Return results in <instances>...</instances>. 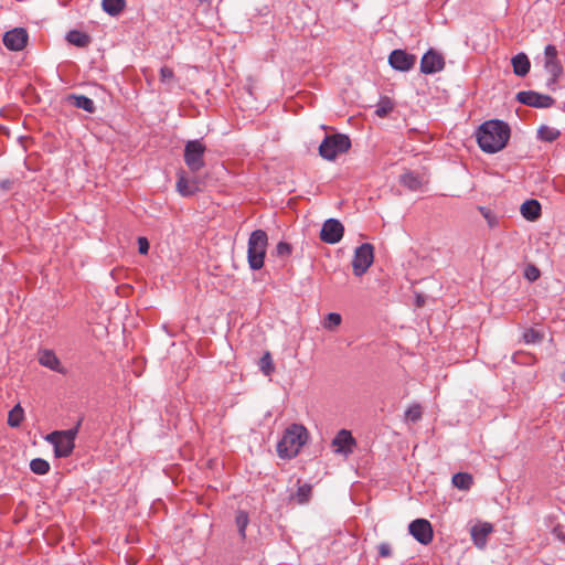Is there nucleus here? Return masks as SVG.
<instances>
[{"instance_id": "9d476101", "label": "nucleus", "mask_w": 565, "mask_h": 565, "mask_svg": "<svg viewBox=\"0 0 565 565\" xmlns=\"http://www.w3.org/2000/svg\"><path fill=\"white\" fill-rule=\"evenodd\" d=\"M515 99L526 106L534 108H550L555 104V99L550 95L541 94L534 90H522L515 96Z\"/></svg>"}, {"instance_id": "c9c22d12", "label": "nucleus", "mask_w": 565, "mask_h": 565, "mask_svg": "<svg viewBox=\"0 0 565 565\" xmlns=\"http://www.w3.org/2000/svg\"><path fill=\"white\" fill-rule=\"evenodd\" d=\"M479 211L482 214V216L487 220L490 227L497 226L498 218L489 209L484 206H479Z\"/></svg>"}, {"instance_id": "39448f33", "label": "nucleus", "mask_w": 565, "mask_h": 565, "mask_svg": "<svg viewBox=\"0 0 565 565\" xmlns=\"http://www.w3.org/2000/svg\"><path fill=\"white\" fill-rule=\"evenodd\" d=\"M76 435L77 426L67 430L53 431L46 436V440L53 445L56 457H68L74 449Z\"/></svg>"}, {"instance_id": "dca6fc26", "label": "nucleus", "mask_w": 565, "mask_h": 565, "mask_svg": "<svg viewBox=\"0 0 565 565\" xmlns=\"http://www.w3.org/2000/svg\"><path fill=\"white\" fill-rule=\"evenodd\" d=\"M490 523H481L471 529V537L477 547L482 548L487 543V536L492 532Z\"/></svg>"}, {"instance_id": "f3484780", "label": "nucleus", "mask_w": 565, "mask_h": 565, "mask_svg": "<svg viewBox=\"0 0 565 565\" xmlns=\"http://www.w3.org/2000/svg\"><path fill=\"white\" fill-rule=\"evenodd\" d=\"M39 362L41 365H43L52 371H55L58 373L65 372L64 369L61 366V362H60L58 358L51 350L43 351L40 354Z\"/></svg>"}, {"instance_id": "2eb2a0df", "label": "nucleus", "mask_w": 565, "mask_h": 565, "mask_svg": "<svg viewBox=\"0 0 565 565\" xmlns=\"http://www.w3.org/2000/svg\"><path fill=\"white\" fill-rule=\"evenodd\" d=\"M416 56L403 50H394L388 56L390 65L397 71L407 72L415 65Z\"/></svg>"}, {"instance_id": "a211bd4d", "label": "nucleus", "mask_w": 565, "mask_h": 565, "mask_svg": "<svg viewBox=\"0 0 565 565\" xmlns=\"http://www.w3.org/2000/svg\"><path fill=\"white\" fill-rule=\"evenodd\" d=\"M513 66V73L516 76L524 77L531 68V63L526 54L519 53L511 60Z\"/></svg>"}, {"instance_id": "f03ea898", "label": "nucleus", "mask_w": 565, "mask_h": 565, "mask_svg": "<svg viewBox=\"0 0 565 565\" xmlns=\"http://www.w3.org/2000/svg\"><path fill=\"white\" fill-rule=\"evenodd\" d=\"M309 433L301 424L289 425L281 439L277 444V452L280 458L292 459L299 455L301 448L308 443Z\"/></svg>"}, {"instance_id": "bb28decb", "label": "nucleus", "mask_w": 565, "mask_h": 565, "mask_svg": "<svg viewBox=\"0 0 565 565\" xmlns=\"http://www.w3.org/2000/svg\"><path fill=\"white\" fill-rule=\"evenodd\" d=\"M452 484L460 490H468L472 484V476L467 472L455 473Z\"/></svg>"}, {"instance_id": "7ed1b4c3", "label": "nucleus", "mask_w": 565, "mask_h": 565, "mask_svg": "<svg viewBox=\"0 0 565 565\" xmlns=\"http://www.w3.org/2000/svg\"><path fill=\"white\" fill-rule=\"evenodd\" d=\"M268 246V235L263 230H255L248 238L247 262L253 270H258L264 266L266 250Z\"/></svg>"}, {"instance_id": "2f4dec72", "label": "nucleus", "mask_w": 565, "mask_h": 565, "mask_svg": "<svg viewBox=\"0 0 565 565\" xmlns=\"http://www.w3.org/2000/svg\"><path fill=\"white\" fill-rule=\"evenodd\" d=\"M393 110V103L390 100V98H383L377 104V108L375 110V114L379 117H385Z\"/></svg>"}, {"instance_id": "6ab92c4d", "label": "nucleus", "mask_w": 565, "mask_h": 565, "mask_svg": "<svg viewBox=\"0 0 565 565\" xmlns=\"http://www.w3.org/2000/svg\"><path fill=\"white\" fill-rule=\"evenodd\" d=\"M67 102L72 106L81 108L90 114L95 113V110H96V106H95V103L93 102V99H90L89 97H87L85 95L71 94L67 96Z\"/></svg>"}, {"instance_id": "7c9ffc66", "label": "nucleus", "mask_w": 565, "mask_h": 565, "mask_svg": "<svg viewBox=\"0 0 565 565\" xmlns=\"http://www.w3.org/2000/svg\"><path fill=\"white\" fill-rule=\"evenodd\" d=\"M423 408L419 404H414L409 406L405 413V417L407 420L412 423H416L422 418Z\"/></svg>"}, {"instance_id": "20e7f679", "label": "nucleus", "mask_w": 565, "mask_h": 565, "mask_svg": "<svg viewBox=\"0 0 565 565\" xmlns=\"http://www.w3.org/2000/svg\"><path fill=\"white\" fill-rule=\"evenodd\" d=\"M351 148L349 136L343 134L327 135L319 146V154L326 160H334Z\"/></svg>"}, {"instance_id": "72a5a7b5", "label": "nucleus", "mask_w": 565, "mask_h": 565, "mask_svg": "<svg viewBox=\"0 0 565 565\" xmlns=\"http://www.w3.org/2000/svg\"><path fill=\"white\" fill-rule=\"evenodd\" d=\"M543 335L535 329H527L523 333V340L525 343H539Z\"/></svg>"}, {"instance_id": "79ce46f5", "label": "nucleus", "mask_w": 565, "mask_h": 565, "mask_svg": "<svg viewBox=\"0 0 565 565\" xmlns=\"http://www.w3.org/2000/svg\"><path fill=\"white\" fill-rule=\"evenodd\" d=\"M7 184H9V181L3 182V183H2V186H3V188H7Z\"/></svg>"}, {"instance_id": "5701e85b", "label": "nucleus", "mask_w": 565, "mask_h": 565, "mask_svg": "<svg viewBox=\"0 0 565 565\" xmlns=\"http://www.w3.org/2000/svg\"><path fill=\"white\" fill-rule=\"evenodd\" d=\"M401 183L412 191H416L423 185L420 177L412 171L405 172L401 175Z\"/></svg>"}, {"instance_id": "f257e3e1", "label": "nucleus", "mask_w": 565, "mask_h": 565, "mask_svg": "<svg viewBox=\"0 0 565 565\" xmlns=\"http://www.w3.org/2000/svg\"><path fill=\"white\" fill-rule=\"evenodd\" d=\"M476 136L482 151L495 153L507 146L511 129L507 122L500 119H491L479 126Z\"/></svg>"}, {"instance_id": "393cba45", "label": "nucleus", "mask_w": 565, "mask_h": 565, "mask_svg": "<svg viewBox=\"0 0 565 565\" xmlns=\"http://www.w3.org/2000/svg\"><path fill=\"white\" fill-rule=\"evenodd\" d=\"M561 136V131L556 128L548 127L546 125H542L537 129V137L539 139L546 141V142H553Z\"/></svg>"}, {"instance_id": "f8f14e48", "label": "nucleus", "mask_w": 565, "mask_h": 565, "mask_svg": "<svg viewBox=\"0 0 565 565\" xmlns=\"http://www.w3.org/2000/svg\"><path fill=\"white\" fill-rule=\"evenodd\" d=\"M409 533L420 544L427 545L433 541L434 532L431 524L426 519H416L408 526Z\"/></svg>"}, {"instance_id": "aec40b11", "label": "nucleus", "mask_w": 565, "mask_h": 565, "mask_svg": "<svg viewBox=\"0 0 565 565\" xmlns=\"http://www.w3.org/2000/svg\"><path fill=\"white\" fill-rule=\"evenodd\" d=\"M521 214L527 221H535L541 215V204L537 200H527L521 205Z\"/></svg>"}, {"instance_id": "6e6552de", "label": "nucleus", "mask_w": 565, "mask_h": 565, "mask_svg": "<svg viewBox=\"0 0 565 565\" xmlns=\"http://www.w3.org/2000/svg\"><path fill=\"white\" fill-rule=\"evenodd\" d=\"M374 260V247L370 243H363L359 247H356L353 259H352V268L353 274L358 277L362 276L366 273L369 267L373 264Z\"/></svg>"}, {"instance_id": "b1692460", "label": "nucleus", "mask_w": 565, "mask_h": 565, "mask_svg": "<svg viewBox=\"0 0 565 565\" xmlns=\"http://www.w3.org/2000/svg\"><path fill=\"white\" fill-rule=\"evenodd\" d=\"M103 9L109 15H118L125 8V0H103L102 2Z\"/></svg>"}, {"instance_id": "4468645a", "label": "nucleus", "mask_w": 565, "mask_h": 565, "mask_svg": "<svg viewBox=\"0 0 565 565\" xmlns=\"http://www.w3.org/2000/svg\"><path fill=\"white\" fill-rule=\"evenodd\" d=\"M28 32L23 28H15L4 33L3 44L10 51H21L28 43Z\"/></svg>"}, {"instance_id": "0eeeda50", "label": "nucleus", "mask_w": 565, "mask_h": 565, "mask_svg": "<svg viewBox=\"0 0 565 565\" xmlns=\"http://www.w3.org/2000/svg\"><path fill=\"white\" fill-rule=\"evenodd\" d=\"M205 146L200 140H189L184 146V162L192 172L200 171L204 166Z\"/></svg>"}, {"instance_id": "9b49d317", "label": "nucleus", "mask_w": 565, "mask_h": 565, "mask_svg": "<svg viewBox=\"0 0 565 565\" xmlns=\"http://www.w3.org/2000/svg\"><path fill=\"white\" fill-rule=\"evenodd\" d=\"M344 234V226L337 218H328L321 227L320 239L327 244L339 243Z\"/></svg>"}, {"instance_id": "1a4fd4ad", "label": "nucleus", "mask_w": 565, "mask_h": 565, "mask_svg": "<svg viewBox=\"0 0 565 565\" xmlns=\"http://www.w3.org/2000/svg\"><path fill=\"white\" fill-rule=\"evenodd\" d=\"M356 439L348 429H340L331 441V447L338 456L349 457L356 447Z\"/></svg>"}, {"instance_id": "ddd939ff", "label": "nucleus", "mask_w": 565, "mask_h": 565, "mask_svg": "<svg viewBox=\"0 0 565 565\" xmlns=\"http://www.w3.org/2000/svg\"><path fill=\"white\" fill-rule=\"evenodd\" d=\"M445 67L444 56L435 50L427 51L420 61V72L423 74H434L443 71Z\"/></svg>"}, {"instance_id": "4c0bfd02", "label": "nucleus", "mask_w": 565, "mask_h": 565, "mask_svg": "<svg viewBox=\"0 0 565 565\" xmlns=\"http://www.w3.org/2000/svg\"><path fill=\"white\" fill-rule=\"evenodd\" d=\"M174 78L173 70L168 66L160 68V81L164 84H169Z\"/></svg>"}, {"instance_id": "a878e982", "label": "nucleus", "mask_w": 565, "mask_h": 565, "mask_svg": "<svg viewBox=\"0 0 565 565\" xmlns=\"http://www.w3.org/2000/svg\"><path fill=\"white\" fill-rule=\"evenodd\" d=\"M24 419V411L20 404H17L8 414V425L19 427Z\"/></svg>"}, {"instance_id": "f704fd0d", "label": "nucleus", "mask_w": 565, "mask_h": 565, "mask_svg": "<svg viewBox=\"0 0 565 565\" xmlns=\"http://www.w3.org/2000/svg\"><path fill=\"white\" fill-rule=\"evenodd\" d=\"M31 470L36 475H45L50 470L49 461H30Z\"/></svg>"}, {"instance_id": "c756f323", "label": "nucleus", "mask_w": 565, "mask_h": 565, "mask_svg": "<svg viewBox=\"0 0 565 565\" xmlns=\"http://www.w3.org/2000/svg\"><path fill=\"white\" fill-rule=\"evenodd\" d=\"M236 525L238 527V532L241 537H245V529L249 522L248 514L245 511H238L235 518Z\"/></svg>"}, {"instance_id": "c85d7f7f", "label": "nucleus", "mask_w": 565, "mask_h": 565, "mask_svg": "<svg viewBox=\"0 0 565 565\" xmlns=\"http://www.w3.org/2000/svg\"><path fill=\"white\" fill-rule=\"evenodd\" d=\"M312 488L309 484L300 486L292 497L299 504H303L308 502L310 495H311Z\"/></svg>"}, {"instance_id": "423d86ee", "label": "nucleus", "mask_w": 565, "mask_h": 565, "mask_svg": "<svg viewBox=\"0 0 565 565\" xmlns=\"http://www.w3.org/2000/svg\"><path fill=\"white\" fill-rule=\"evenodd\" d=\"M544 68L551 76L546 85L551 90H555L556 84L564 73V68L558 58V52L555 45L548 44L545 46Z\"/></svg>"}, {"instance_id": "473e14b6", "label": "nucleus", "mask_w": 565, "mask_h": 565, "mask_svg": "<svg viewBox=\"0 0 565 565\" xmlns=\"http://www.w3.org/2000/svg\"><path fill=\"white\" fill-rule=\"evenodd\" d=\"M342 318L339 313L330 312L326 316L323 321V327L328 330H333L338 326H340Z\"/></svg>"}, {"instance_id": "cd10ccee", "label": "nucleus", "mask_w": 565, "mask_h": 565, "mask_svg": "<svg viewBox=\"0 0 565 565\" xmlns=\"http://www.w3.org/2000/svg\"><path fill=\"white\" fill-rule=\"evenodd\" d=\"M258 365L265 375H270L274 372L275 366H274L273 358L268 351L265 352L263 354V356L259 359Z\"/></svg>"}, {"instance_id": "412c9836", "label": "nucleus", "mask_w": 565, "mask_h": 565, "mask_svg": "<svg viewBox=\"0 0 565 565\" xmlns=\"http://www.w3.org/2000/svg\"><path fill=\"white\" fill-rule=\"evenodd\" d=\"M177 190L182 196H190L199 190V186L195 181H190L183 173H180L177 181Z\"/></svg>"}, {"instance_id": "4be33fe9", "label": "nucleus", "mask_w": 565, "mask_h": 565, "mask_svg": "<svg viewBox=\"0 0 565 565\" xmlns=\"http://www.w3.org/2000/svg\"><path fill=\"white\" fill-rule=\"evenodd\" d=\"M66 40L77 47H86L90 43V36L77 30L70 31L66 35Z\"/></svg>"}, {"instance_id": "a19ab883", "label": "nucleus", "mask_w": 565, "mask_h": 565, "mask_svg": "<svg viewBox=\"0 0 565 565\" xmlns=\"http://www.w3.org/2000/svg\"><path fill=\"white\" fill-rule=\"evenodd\" d=\"M379 554L381 557H388L392 554L391 546L388 543H381L379 545Z\"/></svg>"}, {"instance_id": "e433bc0d", "label": "nucleus", "mask_w": 565, "mask_h": 565, "mask_svg": "<svg viewBox=\"0 0 565 565\" xmlns=\"http://www.w3.org/2000/svg\"><path fill=\"white\" fill-rule=\"evenodd\" d=\"M292 246L287 242H279L276 246L277 256L287 257L291 254Z\"/></svg>"}, {"instance_id": "58836bf2", "label": "nucleus", "mask_w": 565, "mask_h": 565, "mask_svg": "<svg viewBox=\"0 0 565 565\" xmlns=\"http://www.w3.org/2000/svg\"><path fill=\"white\" fill-rule=\"evenodd\" d=\"M524 276L530 281H535L540 277V270L534 265H527L524 270Z\"/></svg>"}, {"instance_id": "ea45409f", "label": "nucleus", "mask_w": 565, "mask_h": 565, "mask_svg": "<svg viewBox=\"0 0 565 565\" xmlns=\"http://www.w3.org/2000/svg\"><path fill=\"white\" fill-rule=\"evenodd\" d=\"M138 249L139 253L146 255L149 250V242L146 237H138Z\"/></svg>"}]
</instances>
